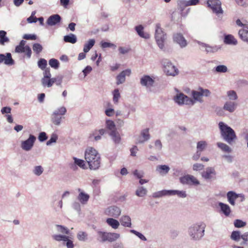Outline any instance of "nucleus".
I'll return each instance as SVG.
<instances>
[{
	"label": "nucleus",
	"mask_w": 248,
	"mask_h": 248,
	"mask_svg": "<svg viewBox=\"0 0 248 248\" xmlns=\"http://www.w3.org/2000/svg\"><path fill=\"white\" fill-rule=\"evenodd\" d=\"M238 35L240 38L245 42L248 44V29H242L239 31Z\"/></svg>",
	"instance_id": "7c9ffc66"
},
{
	"label": "nucleus",
	"mask_w": 248,
	"mask_h": 248,
	"mask_svg": "<svg viewBox=\"0 0 248 248\" xmlns=\"http://www.w3.org/2000/svg\"><path fill=\"white\" fill-rule=\"evenodd\" d=\"M241 233L239 231H234L232 232L231 238L235 241L238 242L241 238Z\"/></svg>",
	"instance_id": "37998d69"
},
{
	"label": "nucleus",
	"mask_w": 248,
	"mask_h": 248,
	"mask_svg": "<svg viewBox=\"0 0 248 248\" xmlns=\"http://www.w3.org/2000/svg\"><path fill=\"white\" fill-rule=\"evenodd\" d=\"M170 170V167L166 165H158L156 168V171L161 175L167 174Z\"/></svg>",
	"instance_id": "c85d7f7f"
},
{
	"label": "nucleus",
	"mask_w": 248,
	"mask_h": 248,
	"mask_svg": "<svg viewBox=\"0 0 248 248\" xmlns=\"http://www.w3.org/2000/svg\"><path fill=\"white\" fill-rule=\"evenodd\" d=\"M98 233L102 238V242H105L106 241H108L109 242H113L120 237V234L117 233L99 232Z\"/></svg>",
	"instance_id": "ddd939ff"
},
{
	"label": "nucleus",
	"mask_w": 248,
	"mask_h": 248,
	"mask_svg": "<svg viewBox=\"0 0 248 248\" xmlns=\"http://www.w3.org/2000/svg\"><path fill=\"white\" fill-rule=\"evenodd\" d=\"M2 62H4V64L7 65H12L15 63L10 53H7L6 55L0 54V63Z\"/></svg>",
	"instance_id": "f3484780"
},
{
	"label": "nucleus",
	"mask_w": 248,
	"mask_h": 248,
	"mask_svg": "<svg viewBox=\"0 0 248 248\" xmlns=\"http://www.w3.org/2000/svg\"><path fill=\"white\" fill-rule=\"evenodd\" d=\"M173 41L178 44L181 48H184L187 45V42L184 37L183 35L180 33H174L173 36Z\"/></svg>",
	"instance_id": "2eb2a0df"
},
{
	"label": "nucleus",
	"mask_w": 248,
	"mask_h": 248,
	"mask_svg": "<svg viewBox=\"0 0 248 248\" xmlns=\"http://www.w3.org/2000/svg\"><path fill=\"white\" fill-rule=\"evenodd\" d=\"M66 112V109L64 107H61L55 110L51 115L50 120L52 123L56 126L60 125L62 119L64 118L62 116L64 115Z\"/></svg>",
	"instance_id": "20e7f679"
},
{
	"label": "nucleus",
	"mask_w": 248,
	"mask_h": 248,
	"mask_svg": "<svg viewBox=\"0 0 248 248\" xmlns=\"http://www.w3.org/2000/svg\"><path fill=\"white\" fill-rule=\"evenodd\" d=\"M41 83L44 87H50L52 86L51 78H42Z\"/></svg>",
	"instance_id": "3c124183"
},
{
	"label": "nucleus",
	"mask_w": 248,
	"mask_h": 248,
	"mask_svg": "<svg viewBox=\"0 0 248 248\" xmlns=\"http://www.w3.org/2000/svg\"><path fill=\"white\" fill-rule=\"evenodd\" d=\"M198 44L205 48V51L207 53H215L220 48V47L217 46H210L208 44L200 42H198Z\"/></svg>",
	"instance_id": "5701e85b"
},
{
	"label": "nucleus",
	"mask_w": 248,
	"mask_h": 248,
	"mask_svg": "<svg viewBox=\"0 0 248 248\" xmlns=\"http://www.w3.org/2000/svg\"><path fill=\"white\" fill-rule=\"evenodd\" d=\"M38 138L40 142H43L47 139V136L45 132H41L39 134Z\"/></svg>",
	"instance_id": "052dcab7"
},
{
	"label": "nucleus",
	"mask_w": 248,
	"mask_h": 248,
	"mask_svg": "<svg viewBox=\"0 0 248 248\" xmlns=\"http://www.w3.org/2000/svg\"><path fill=\"white\" fill-rule=\"evenodd\" d=\"M77 238L80 241H86L88 239V234L82 231H79L77 234Z\"/></svg>",
	"instance_id": "a19ab883"
},
{
	"label": "nucleus",
	"mask_w": 248,
	"mask_h": 248,
	"mask_svg": "<svg viewBox=\"0 0 248 248\" xmlns=\"http://www.w3.org/2000/svg\"><path fill=\"white\" fill-rule=\"evenodd\" d=\"M224 43L227 45H236L237 44V41L233 35L228 34L224 36Z\"/></svg>",
	"instance_id": "cd10ccee"
},
{
	"label": "nucleus",
	"mask_w": 248,
	"mask_h": 248,
	"mask_svg": "<svg viewBox=\"0 0 248 248\" xmlns=\"http://www.w3.org/2000/svg\"><path fill=\"white\" fill-rule=\"evenodd\" d=\"M204 166L201 163H195L193 164L192 169L194 171L202 170L203 169Z\"/></svg>",
	"instance_id": "13d9d810"
},
{
	"label": "nucleus",
	"mask_w": 248,
	"mask_h": 248,
	"mask_svg": "<svg viewBox=\"0 0 248 248\" xmlns=\"http://www.w3.org/2000/svg\"><path fill=\"white\" fill-rule=\"evenodd\" d=\"M105 213L108 216L117 218L121 213V210L117 206H111L106 209Z\"/></svg>",
	"instance_id": "dca6fc26"
},
{
	"label": "nucleus",
	"mask_w": 248,
	"mask_h": 248,
	"mask_svg": "<svg viewBox=\"0 0 248 248\" xmlns=\"http://www.w3.org/2000/svg\"><path fill=\"white\" fill-rule=\"evenodd\" d=\"M61 20L62 18L59 15H53L48 18L46 21V23L48 25L52 26L59 23Z\"/></svg>",
	"instance_id": "aec40b11"
},
{
	"label": "nucleus",
	"mask_w": 248,
	"mask_h": 248,
	"mask_svg": "<svg viewBox=\"0 0 248 248\" xmlns=\"http://www.w3.org/2000/svg\"><path fill=\"white\" fill-rule=\"evenodd\" d=\"M44 171V169L41 166H35L33 170V173L36 176L41 175Z\"/></svg>",
	"instance_id": "de8ad7c7"
},
{
	"label": "nucleus",
	"mask_w": 248,
	"mask_h": 248,
	"mask_svg": "<svg viewBox=\"0 0 248 248\" xmlns=\"http://www.w3.org/2000/svg\"><path fill=\"white\" fill-rule=\"evenodd\" d=\"M56 227L57 232H59L62 233V234H65L67 235H69L70 234V231L69 229L63 226L60 225H56Z\"/></svg>",
	"instance_id": "58836bf2"
},
{
	"label": "nucleus",
	"mask_w": 248,
	"mask_h": 248,
	"mask_svg": "<svg viewBox=\"0 0 248 248\" xmlns=\"http://www.w3.org/2000/svg\"><path fill=\"white\" fill-rule=\"evenodd\" d=\"M155 39L158 47L163 49L164 47L166 35L163 31L159 24H156L155 25Z\"/></svg>",
	"instance_id": "423d86ee"
},
{
	"label": "nucleus",
	"mask_w": 248,
	"mask_h": 248,
	"mask_svg": "<svg viewBox=\"0 0 248 248\" xmlns=\"http://www.w3.org/2000/svg\"><path fill=\"white\" fill-rule=\"evenodd\" d=\"M191 94L193 98V101L199 102L200 103L203 102L202 97L203 96L208 97L211 94V92L208 89H203L200 87L197 91L193 90L191 92Z\"/></svg>",
	"instance_id": "0eeeda50"
},
{
	"label": "nucleus",
	"mask_w": 248,
	"mask_h": 248,
	"mask_svg": "<svg viewBox=\"0 0 248 248\" xmlns=\"http://www.w3.org/2000/svg\"><path fill=\"white\" fill-rule=\"evenodd\" d=\"M180 182L183 185L198 186L199 181L193 175L187 174L179 178Z\"/></svg>",
	"instance_id": "1a4fd4ad"
},
{
	"label": "nucleus",
	"mask_w": 248,
	"mask_h": 248,
	"mask_svg": "<svg viewBox=\"0 0 248 248\" xmlns=\"http://www.w3.org/2000/svg\"><path fill=\"white\" fill-rule=\"evenodd\" d=\"M174 100L176 103L179 105H191L195 104V101L192 99L188 97L183 93H177L174 97Z\"/></svg>",
	"instance_id": "6e6552de"
},
{
	"label": "nucleus",
	"mask_w": 248,
	"mask_h": 248,
	"mask_svg": "<svg viewBox=\"0 0 248 248\" xmlns=\"http://www.w3.org/2000/svg\"><path fill=\"white\" fill-rule=\"evenodd\" d=\"M47 65V61L44 59H40L38 62V67L42 70H44L46 68Z\"/></svg>",
	"instance_id": "5fc2aeb1"
},
{
	"label": "nucleus",
	"mask_w": 248,
	"mask_h": 248,
	"mask_svg": "<svg viewBox=\"0 0 248 248\" xmlns=\"http://www.w3.org/2000/svg\"><path fill=\"white\" fill-rule=\"evenodd\" d=\"M108 134L115 144H119L121 143V137L120 133L117 130L109 131Z\"/></svg>",
	"instance_id": "4be33fe9"
},
{
	"label": "nucleus",
	"mask_w": 248,
	"mask_h": 248,
	"mask_svg": "<svg viewBox=\"0 0 248 248\" xmlns=\"http://www.w3.org/2000/svg\"><path fill=\"white\" fill-rule=\"evenodd\" d=\"M143 29L144 28L141 25L135 27V30L140 37L145 39H149L150 37V34L147 33H145L143 31Z\"/></svg>",
	"instance_id": "a878e982"
},
{
	"label": "nucleus",
	"mask_w": 248,
	"mask_h": 248,
	"mask_svg": "<svg viewBox=\"0 0 248 248\" xmlns=\"http://www.w3.org/2000/svg\"><path fill=\"white\" fill-rule=\"evenodd\" d=\"M140 135L141 136L137 139V143H143L150 139V135L149 133V129L146 128L142 130Z\"/></svg>",
	"instance_id": "6ab92c4d"
},
{
	"label": "nucleus",
	"mask_w": 248,
	"mask_h": 248,
	"mask_svg": "<svg viewBox=\"0 0 248 248\" xmlns=\"http://www.w3.org/2000/svg\"><path fill=\"white\" fill-rule=\"evenodd\" d=\"M106 127L109 131L117 130L114 122L111 120H107L106 122Z\"/></svg>",
	"instance_id": "79ce46f5"
},
{
	"label": "nucleus",
	"mask_w": 248,
	"mask_h": 248,
	"mask_svg": "<svg viewBox=\"0 0 248 248\" xmlns=\"http://www.w3.org/2000/svg\"><path fill=\"white\" fill-rule=\"evenodd\" d=\"M161 63L163 66L164 71L167 75L174 77L178 74V69L168 59H162Z\"/></svg>",
	"instance_id": "39448f33"
},
{
	"label": "nucleus",
	"mask_w": 248,
	"mask_h": 248,
	"mask_svg": "<svg viewBox=\"0 0 248 248\" xmlns=\"http://www.w3.org/2000/svg\"><path fill=\"white\" fill-rule=\"evenodd\" d=\"M95 40L93 39H90L85 44L83 47V51L87 53L92 48L95 44Z\"/></svg>",
	"instance_id": "f704fd0d"
},
{
	"label": "nucleus",
	"mask_w": 248,
	"mask_h": 248,
	"mask_svg": "<svg viewBox=\"0 0 248 248\" xmlns=\"http://www.w3.org/2000/svg\"><path fill=\"white\" fill-rule=\"evenodd\" d=\"M207 144L205 141H200L197 142V149L198 151L202 153L207 147Z\"/></svg>",
	"instance_id": "ea45409f"
},
{
	"label": "nucleus",
	"mask_w": 248,
	"mask_h": 248,
	"mask_svg": "<svg viewBox=\"0 0 248 248\" xmlns=\"http://www.w3.org/2000/svg\"><path fill=\"white\" fill-rule=\"evenodd\" d=\"M106 222L114 229L118 228L120 225L119 222L117 220L113 218H108L107 219Z\"/></svg>",
	"instance_id": "473e14b6"
},
{
	"label": "nucleus",
	"mask_w": 248,
	"mask_h": 248,
	"mask_svg": "<svg viewBox=\"0 0 248 248\" xmlns=\"http://www.w3.org/2000/svg\"><path fill=\"white\" fill-rule=\"evenodd\" d=\"M73 159L74 160V163L79 166L82 169H85V164L83 160L77 158V157H74Z\"/></svg>",
	"instance_id": "a18cd8bd"
},
{
	"label": "nucleus",
	"mask_w": 248,
	"mask_h": 248,
	"mask_svg": "<svg viewBox=\"0 0 248 248\" xmlns=\"http://www.w3.org/2000/svg\"><path fill=\"white\" fill-rule=\"evenodd\" d=\"M6 32L4 31H0V44L4 45L5 43L9 41V38L6 36Z\"/></svg>",
	"instance_id": "4c0bfd02"
},
{
	"label": "nucleus",
	"mask_w": 248,
	"mask_h": 248,
	"mask_svg": "<svg viewBox=\"0 0 248 248\" xmlns=\"http://www.w3.org/2000/svg\"><path fill=\"white\" fill-rule=\"evenodd\" d=\"M207 5L217 15L219 14H222L223 11L222 10L221 5V2L219 0H208L207 1Z\"/></svg>",
	"instance_id": "9d476101"
},
{
	"label": "nucleus",
	"mask_w": 248,
	"mask_h": 248,
	"mask_svg": "<svg viewBox=\"0 0 248 248\" xmlns=\"http://www.w3.org/2000/svg\"><path fill=\"white\" fill-rule=\"evenodd\" d=\"M130 232H132V233L135 234L141 240H142L143 241H146L147 239H146V237L140 232H138L134 230H130Z\"/></svg>",
	"instance_id": "bf43d9fd"
},
{
	"label": "nucleus",
	"mask_w": 248,
	"mask_h": 248,
	"mask_svg": "<svg viewBox=\"0 0 248 248\" xmlns=\"http://www.w3.org/2000/svg\"><path fill=\"white\" fill-rule=\"evenodd\" d=\"M218 126L223 139L230 145L234 143L237 139L234 131L222 122L219 123Z\"/></svg>",
	"instance_id": "f03ea898"
},
{
	"label": "nucleus",
	"mask_w": 248,
	"mask_h": 248,
	"mask_svg": "<svg viewBox=\"0 0 248 248\" xmlns=\"http://www.w3.org/2000/svg\"><path fill=\"white\" fill-rule=\"evenodd\" d=\"M217 145L219 148L224 152L230 153L232 152V149L225 143L219 142L217 143Z\"/></svg>",
	"instance_id": "e433bc0d"
},
{
	"label": "nucleus",
	"mask_w": 248,
	"mask_h": 248,
	"mask_svg": "<svg viewBox=\"0 0 248 248\" xmlns=\"http://www.w3.org/2000/svg\"><path fill=\"white\" fill-rule=\"evenodd\" d=\"M63 40L65 42L75 44L77 41L76 36L72 33L64 36Z\"/></svg>",
	"instance_id": "72a5a7b5"
},
{
	"label": "nucleus",
	"mask_w": 248,
	"mask_h": 248,
	"mask_svg": "<svg viewBox=\"0 0 248 248\" xmlns=\"http://www.w3.org/2000/svg\"><path fill=\"white\" fill-rule=\"evenodd\" d=\"M177 195L180 198H186V194L185 191H180L175 190V195Z\"/></svg>",
	"instance_id": "338daca9"
},
{
	"label": "nucleus",
	"mask_w": 248,
	"mask_h": 248,
	"mask_svg": "<svg viewBox=\"0 0 248 248\" xmlns=\"http://www.w3.org/2000/svg\"><path fill=\"white\" fill-rule=\"evenodd\" d=\"M218 205L220 207L221 211L226 216H229L231 213V209L230 206L223 202H219Z\"/></svg>",
	"instance_id": "2f4dec72"
},
{
	"label": "nucleus",
	"mask_w": 248,
	"mask_h": 248,
	"mask_svg": "<svg viewBox=\"0 0 248 248\" xmlns=\"http://www.w3.org/2000/svg\"><path fill=\"white\" fill-rule=\"evenodd\" d=\"M237 107V104L234 102L227 101L225 103L223 109L229 112L232 113L234 111Z\"/></svg>",
	"instance_id": "b1692460"
},
{
	"label": "nucleus",
	"mask_w": 248,
	"mask_h": 248,
	"mask_svg": "<svg viewBox=\"0 0 248 248\" xmlns=\"http://www.w3.org/2000/svg\"><path fill=\"white\" fill-rule=\"evenodd\" d=\"M49 64L51 67L55 69H57L59 67V61L53 58L49 60Z\"/></svg>",
	"instance_id": "09e8293b"
},
{
	"label": "nucleus",
	"mask_w": 248,
	"mask_h": 248,
	"mask_svg": "<svg viewBox=\"0 0 248 248\" xmlns=\"http://www.w3.org/2000/svg\"><path fill=\"white\" fill-rule=\"evenodd\" d=\"M155 81L154 78L149 75H143L140 79V84L142 86L147 89L154 86Z\"/></svg>",
	"instance_id": "4468645a"
},
{
	"label": "nucleus",
	"mask_w": 248,
	"mask_h": 248,
	"mask_svg": "<svg viewBox=\"0 0 248 248\" xmlns=\"http://www.w3.org/2000/svg\"><path fill=\"white\" fill-rule=\"evenodd\" d=\"M32 49L36 54L40 53L43 50V47L39 43H35L32 46Z\"/></svg>",
	"instance_id": "8fccbe9b"
},
{
	"label": "nucleus",
	"mask_w": 248,
	"mask_h": 248,
	"mask_svg": "<svg viewBox=\"0 0 248 248\" xmlns=\"http://www.w3.org/2000/svg\"><path fill=\"white\" fill-rule=\"evenodd\" d=\"M53 238L57 241H66L67 239V235L55 234L52 236Z\"/></svg>",
	"instance_id": "603ef678"
},
{
	"label": "nucleus",
	"mask_w": 248,
	"mask_h": 248,
	"mask_svg": "<svg viewBox=\"0 0 248 248\" xmlns=\"http://www.w3.org/2000/svg\"><path fill=\"white\" fill-rule=\"evenodd\" d=\"M36 139V138L34 135L30 134L27 140L21 142V148L26 151H30L33 147Z\"/></svg>",
	"instance_id": "9b49d317"
},
{
	"label": "nucleus",
	"mask_w": 248,
	"mask_h": 248,
	"mask_svg": "<svg viewBox=\"0 0 248 248\" xmlns=\"http://www.w3.org/2000/svg\"><path fill=\"white\" fill-rule=\"evenodd\" d=\"M121 225L124 227H131V220L129 216L127 215L123 216L120 220Z\"/></svg>",
	"instance_id": "bb28decb"
},
{
	"label": "nucleus",
	"mask_w": 248,
	"mask_h": 248,
	"mask_svg": "<svg viewBox=\"0 0 248 248\" xmlns=\"http://www.w3.org/2000/svg\"><path fill=\"white\" fill-rule=\"evenodd\" d=\"M234 225L236 228H241L246 225V223L240 219H236L234 221Z\"/></svg>",
	"instance_id": "4d7b16f0"
},
{
	"label": "nucleus",
	"mask_w": 248,
	"mask_h": 248,
	"mask_svg": "<svg viewBox=\"0 0 248 248\" xmlns=\"http://www.w3.org/2000/svg\"><path fill=\"white\" fill-rule=\"evenodd\" d=\"M51 81L52 85L54 83H56L57 85H60L62 82V78H51Z\"/></svg>",
	"instance_id": "0e129e2a"
},
{
	"label": "nucleus",
	"mask_w": 248,
	"mask_h": 248,
	"mask_svg": "<svg viewBox=\"0 0 248 248\" xmlns=\"http://www.w3.org/2000/svg\"><path fill=\"white\" fill-rule=\"evenodd\" d=\"M155 149L157 151H161L162 148V144L161 143V141L159 140H157L155 142Z\"/></svg>",
	"instance_id": "69168bd1"
},
{
	"label": "nucleus",
	"mask_w": 248,
	"mask_h": 248,
	"mask_svg": "<svg viewBox=\"0 0 248 248\" xmlns=\"http://www.w3.org/2000/svg\"><path fill=\"white\" fill-rule=\"evenodd\" d=\"M23 38L26 40H35L37 38V36L35 34H25L23 35Z\"/></svg>",
	"instance_id": "e2e57ef3"
},
{
	"label": "nucleus",
	"mask_w": 248,
	"mask_h": 248,
	"mask_svg": "<svg viewBox=\"0 0 248 248\" xmlns=\"http://www.w3.org/2000/svg\"><path fill=\"white\" fill-rule=\"evenodd\" d=\"M43 72L44 77L43 78H51V73L49 68H46Z\"/></svg>",
	"instance_id": "774afa93"
},
{
	"label": "nucleus",
	"mask_w": 248,
	"mask_h": 248,
	"mask_svg": "<svg viewBox=\"0 0 248 248\" xmlns=\"http://www.w3.org/2000/svg\"><path fill=\"white\" fill-rule=\"evenodd\" d=\"M101 47L102 48L113 47L115 49L116 48V46L112 43L104 42L101 43Z\"/></svg>",
	"instance_id": "680f3d73"
},
{
	"label": "nucleus",
	"mask_w": 248,
	"mask_h": 248,
	"mask_svg": "<svg viewBox=\"0 0 248 248\" xmlns=\"http://www.w3.org/2000/svg\"><path fill=\"white\" fill-rule=\"evenodd\" d=\"M217 172L213 167H209L201 173L202 177L206 180H214L216 178Z\"/></svg>",
	"instance_id": "f8f14e48"
},
{
	"label": "nucleus",
	"mask_w": 248,
	"mask_h": 248,
	"mask_svg": "<svg viewBox=\"0 0 248 248\" xmlns=\"http://www.w3.org/2000/svg\"><path fill=\"white\" fill-rule=\"evenodd\" d=\"M85 158L91 170H95L100 167V156L97 151L92 147L86 149Z\"/></svg>",
	"instance_id": "f257e3e1"
},
{
	"label": "nucleus",
	"mask_w": 248,
	"mask_h": 248,
	"mask_svg": "<svg viewBox=\"0 0 248 248\" xmlns=\"http://www.w3.org/2000/svg\"><path fill=\"white\" fill-rule=\"evenodd\" d=\"M58 137L57 135L55 133H53L51 136L50 139L46 142V145L49 146L52 143L56 142L58 140Z\"/></svg>",
	"instance_id": "864d4df0"
},
{
	"label": "nucleus",
	"mask_w": 248,
	"mask_h": 248,
	"mask_svg": "<svg viewBox=\"0 0 248 248\" xmlns=\"http://www.w3.org/2000/svg\"><path fill=\"white\" fill-rule=\"evenodd\" d=\"M227 95L230 100H236L238 98V96L235 91L230 90L227 92Z\"/></svg>",
	"instance_id": "c03bdc74"
},
{
	"label": "nucleus",
	"mask_w": 248,
	"mask_h": 248,
	"mask_svg": "<svg viewBox=\"0 0 248 248\" xmlns=\"http://www.w3.org/2000/svg\"><path fill=\"white\" fill-rule=\"evenodd\" d=\"M204 229L205 225L194 224L188 228V234L191 240L198 241L204 236Z\"/></svg>",
	"instance_id": "7ed1b4c3"
},
{
	"label": "nucleus",
	"mask_w": 248,
	"mask_h": 248,
	"mask_svg": "<svg viewBox=\"0 0 248 248\" xmlns=\"http://www.w3.org/2000/svg\"><path fill=\"white\" fill-rule=\"evenodd\" d=\"M216 71L218 73H225L227 71V67L224 65H219L216 67Z\"/></svg>",
	"instance_id": "6e6d98bb"
},
{
	"label": "nucleus",
	"mask_w": 248,
	"mask_h": 248,
	"mask_svg": "<svg viewBox=\"0 0 248 248\" xmlns=\"http://www.w3.org/2000/svg\"><path fill=\"white\" fill-rule=\"evenodd\" d=\"M147 190L146 188L143 186H139L136 190L135 194L139 197H143L147 194Z\"/></svg>",
	"instance_id": "c9c22d12"
},
{
	"label": "nucleus",
	"mask_w": 248,
	"mask_h": 248,
	"mask_svg": "<svg viewBox=\"0 0 248 248\" xmlns=\"http://www.w3.org/2000/svg\"><path fill=\"white\" fill-rule=\"evenodd\" d=\"M131 74V70L127 69L121 72L116 77V84L117 85H120L123 83L125 81V76H129Z\"/></svg>",
	"instance_id": "a211bd4d"
},
{
	"label": "nucleus",
	"mask_w": 248,
	"mask_h": 248,
	"mask_svg": "<svg viewBox=\"0 0 248 248\" xmlns=\"http://www.w3.org/2000/svg\"><path fill=\"white\" fill-rule=\"evenodd\" d=\"M15 51L17 53L26 52L27 56L28 58H31V50L29 46H26L25 47L18 45L16 46Z\"/></svg>",
	"instance_id": "412c9836"
},
{
	"label": "nucleus",
	"mask_w": 248,
	"mask_h": 248,
	"mask_svg": "<svg viewBox=\"0 0 248 248\" xmlns=\"http://www.w3.org/2000/svg\"><path fill=\"white\" fill-rule=\"evenodd\" d=\"M113 101L115 104H117L121 95L118 89H115L113 92Z\"/></svg>",
	"instance_id": "49530a36"
},
{
	"label": "nucleus",
	"mask_w": 248,
	"mask_h": 248,
	"mask_svg": "<svg viewBox=\"0 0 248 248\" xmlns=\"http://www.w3.org/2000/svg\"><path fill=\"white\" fill-rule=\"evenodd\" d=\"M229 202L232 205H235V200L238 197V195L233 191H229L227 194Z\"/></svg>",
	"instance_id": "c756f323"
},
{
	"label": "nucleus",
	"mask_w": 248,
	"mask_h": 248,
	"mask_svg": "<svg viewBox=\"0 0 248 248\" xmlns=\"http://www.w3.org/2000/svg\"><path fill=\"white\" fill-rule=\"evenodd\" d=\"M90 198V196L88 194L85 193V192L81 191L80 192L78 195L77 197V199L82 204H86L89 199Z\"/></svg>",
	"instance_id": "393cba45"
}]
</instances>
